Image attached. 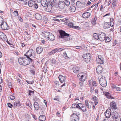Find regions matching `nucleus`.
<instances>
[{
  "label": "nucleus",
  "mask_w": 121,
  "mask_h": 121,
  "mask_svg": "<svg viewBox=\"0 0 121 121\" xmlns=\"http://www.w3.org/2000/svg\"><path fill=\"white\" fill-rule=\"evenodd\" d=\"M31 49H30L28 50L26 52V54H25L24 56H26V57L27 59H28V58H30L29 57H31Z\"/></svg>",
  "instance_id": "f3484780"
},
{
  "label": "nucleus",
  "mask_w": 121,
  "mask_h": 121,
  "mask_svg": "<svg viewBox=\"0 0 121 121\" xmlns=\"http://www.w3.org/2000/svg\"><path fill=\"white\" fill-rule=\"evenodd\" d=\"M58 51V49L56 48L52 50L51 52H49V54L51 55L52 54H54Z\"/></svg>",
  "instance_id": "f704fd0d"
},
{
  "label": "nucleus",
  "mask_w": 121,
  "mask_h": 121,
  "mask_svg": "<svg viewBox=\"0 0 121 121\" xmlns=\"http://www.w3.org/2000/svg\"><path fill=\"white\" fill-rule=\"evenodd\" d=\"M66 25L69 26L71 28H73V24L72 22L67 23Z\"/></svg>",
  "instance_id": "a19ab883"
},
{
  "label": "nucleus",
  "mask_w": 121,
  "mask_h": 121,
  "mask_svg": "<svg viewBox=\"0 0 121 121\" xmlns=\"http://www.w3.org/2000/svg\"><path fill=\"white\" fill-rule=\"evenodd\" d=\"M13 107H16L17 106L19 107L21 106V104L19 101H18L13 103Z\"/></svg>",
  "instance_id": "dca6fc26"
},
{
  "label": "nucleus",
  "mask_w": 121,
  "mask_h": 121,
  "mask_svg": "<svg viewBox=\"0 0 121 121\" xmlns=\"http://www.w3.org/2000/svg\"><path fill=\"white\" fill-rule=\"evenodd\" d=\"M8 106L10 108H11L12 107H13V104H12L10 103H8L7 104Z\"/></svg>",
  "instance_id": "13d9d810"
},
{
  "label": "nucleus",
  "mask_w": 121,
  "mask_h": 121,
  "mask_svg": "<svg viewBox=\"0 0 121 121\" xmlns=\"http://www.w3.org/2000/svg\"><path fill=\"white\" fill-rule=\"evenodd\" d=\"M13 14L14 16H18L19 15L18 12L17 11H15L13 12Z\"/></svg>",
  "instance_id": "49530a36"
},
{
  "label": "nucleus",
  "mask_w": 121,
  "mask_h": 121,
  "mask_svg": "<svg viewBox=\"0 0 121 121\" xmlns=\"http://www.w3.org/2000/svg\"><path fill=\"white\" fill-rule=\"evenodd\" d=\"M78 78L79 79H80L81 78V79L83 77V75H80V74H78L77 75Z\"/></svg>",
  "instance_id": "4d7b16f0"
},
{
  "label": "nucleus",
  "mask_w": 121,
  "mask_h": 121,
  "mask_svg": "<svg viewBox=\"0 0 121 121\" xmlns=\"http://www.w3.org/2000/svg\"><path fill=\"white\" fill-rule=\"evenodd\" d=\"M93 85V86H97V84L96 82L95 81H94L92 83Z\"/></svg>",
  "instance_id": "774afa93"
},
{
  "label": "nucleus",
  "mask_w": 121,
  "mask_h": 121,
  "mask_svg": "<svg viewBox=\"0 0 121 121\" xmlns=\"http://www.w3.org/2000/svg\"><path fill=\"white\" fill-rule=\"evenodd\" d=\"M0 38L3 41L7 40V38L6 35L1 32L0 31Z\"/></svg>",
  "instance_id": "9b49d317"
},
{
  "label": "nucleus",
  "mask_w": 121,
  "mask_h": 121,
  "mask_svg": "<svg viewBox=\"0 0 121 121\" xmlns=\"http://www.w3.org/2000/svg\"><path fill=\"white\" fill-rule=\"evenodd\" d=\"M112 4V6L115 7L116 5V1L115 0H113Z\"/></svg>",
  "instance_id": "052dcab7"
},
{
  "label": "nucleus",
  "mask_w": 121,
  "mask_h": 121,
  "mask_svg": "<svg viewBox=\"0 0 121 121\" xmlns=\"http://www.w3.org/2000/svg\"><path fill=\"white\" fill-rule=\"evenodd\" d=\"M71 118L76 120V121H78V115L75 114L73 113L71 116Z\"/></svg>",
  "instance_id": "4be33fe9"
},
{
  "label": "nucleus",
  "mask_w": 121,
  "mask_h": 121,
  "mask_svg": "<svg viewBox=\"0 0 121 121\" xmlns=\"http://www.w3.org/2000/svg\"><path fill=\"white\" fill-rule=\"evenodd\" d=\"M72 107L73 108H78V104H73L72 105Z\"/></svg>",
  "instance_id": "de8ad7c7"
},
{
  "label": "nucleus",
  "mask_w": 121,
  "mask_h": 121,
  "mask_svg": "<svg viewBox=\"0 0 121 121\" xmlns=\"http://www.w3.org/2000/svg\"><path fill=\"white\" fill-rule=\"evenodd\" d=\"M110 26L111 25L109 22H105L103 24V28L105 29L109 28Z\"/></svg>",
  "instance_id": "5701e85b"
},
{
  "label": "nucleus",
  "mask_w": 121,
  "mask_h": 121,
  "mask_svg": "<svg viewBox=\"0 0 121 121\" xmlns=\"http://www.w3.org/2000/svg\"><path fill=\"white\" fill-rule=\"evenodd\" d=\"M35 1H33L32 0H30L28 2V5L30 7H31L33 6L34 4L35 3Z\"/></svg>",
  "instance_id": "c85d7f7f"
},
{
  "label": "nucleus",
  "mask_w": 121,
  "mask_h": 121,
  "mask_svg": "<svg viewBox=\"0 0 121 121\" xmlns=\"http://www.w3.org/2000/svg\"><path fill=\"white\" fill-rule=\"evenodd\" d=\"M55 98H54L53 99L54 100H56L57 101H59V96H57L55 97Z\"/></svg>",
  "instance_id": "bf43d9fd"
},
{
  "label": "nucleus",
  "mask_w": 121,
  "mask_h": 121,
  "mask_svg": "<svg viewBox=\"0 0 121 121\" xmlns=\"http://www.w3.org/2000/svg\"><path fill=\"white\" fill-rule=\"evenodd\" d=\"M60 35L59 37L61 38H63L67 33L63 30H60L59 31Z\"/></svg>",
  "instance_id": "f8f14e48"
},
{
  "label": "nucleus",
  "mask_w": 121,
  "mask_h": 121,
  "mask_svg": "<svg viewBox=\"0 0 121 121\" xmlns=\"http://www.w3.org/2000/svg\"><path fill=\"white\" fill-rule=\"evenodd\" d=\"M90 13L88 12L84 13V18H86L88 17L90 15Z\"/></svg>",
  "instance_id": "2f4dec72"
},
{
  "label": "nucleus",
  "mask_w": 121,
  "mask_h": 121,
  "mask_svg": "<svg viewBox=\"0 0 121 121\" xmlns=\"http://www.w3.org/2000/svg\"><path fill=\"white\" fill-rule=\"evenodd\" d=\"M88 23L86 22L84 25V29L85 30H88L89 29Z\"/></svg>",
  "instance_id": "c756f323"
},
{
  "label": "nucleus",
  "mask_w": 121,
  "mask_h": 121,
  "mask_svg": "<svg viewBox=\"0 0 121 121\" xmlns=\"http://www.w3.org/2000/svg\"><path fill=\"white\" fill-rule=\"evenodd\" d=\"M48 4L47 5V8L46 9L47 10H48V12L50 11L51 10L52 8H51V7H48Z\"/></svg>",
  "instance_id": "680f3d73"
},
{
  "label": "nucleus",
  "mask_w": 121,
  "mask_h": 121,
  "mask_svg": "<svg viewBox=\"0 0 121 121\" xmlns=\"http://www.w3.org/2000/svg\"><path fill=\"white\" fill-rule=\"evenodd\" d=\"M103 58L100 55H98L96 58V61L99 64H103L104 63V60Z\"/></svg>",
  "instance_id": "6e6552de"
},
{
  "label": "nucleus",
  "mask_w": 121,
  "mask_h": 121,
  "mask_svg": "<svg viewBox=\"0 0 121 121\" xmlns=\"http://www.w3.org/2000/svg\"><path fill=\"white\" fill-rule=\"evenodd\" d=\"M111 118L110 119V121H121V118L120 117H118L113 119L112 120H111Z\"/></svg>",
  "instance_id": "e433bc0d"
},
{
  "label": "nucleus",
  "mask_w": 121,
  "mask_h": 121,
  "mask_svg": "<svg viewBox=\"0 0 121 121\" xmlns=\"http://www.w3.org/2000/svg\"><path fill=\"white\" fill-rule=\"evenodd\" d=\"M118 113L116 111L113 112L111 114V116L114 119L118 117Z\"/></svg>",
  "instance_id": "aec40b11"
},
{
  "label": "nucleus",
  "mask_w": 121,
  "mask_h": 121,
  "mask_svg": "<svg viewBox=\"0 0 121 121\" xmlns=\"http://www.w3.org/2000/svg\"><path fill=\"white\" fill-rule=\"evenodd\" d=\"M93 36L94 39L97 40L99 39V35L98 34L96 33H94L93 34Z\"/></svg>",
  "instance_id": "72a5a7b5"
},
{
  "label": "nucleus",
  "mask_w": 121,
  "mask_h": 121,
  "mask_svg": "<svg viewBox=\"0 0 121 121\" xmlns=\"http://www.w3.org/2000/svg\"><path fill=\"white\" fill-rule=\"evenodd\" d=\"M94 88L93 87H91L90 89V91L91 93H92L93 92L94 90Z\"/></svg>",
  "instance_id": "69168bd1"
},
{
  "label": "nucleus",
  "mask_w": 121,
  "mask_h": 121,
  "mask_svg": "<svg viewBox=\"0 0 121 121\" xmlns=\"http://www.w3.org/2000/svg\"><path fill=\"white\" fill-rule=\"evenodd\" d=\"M34 94V91L31 90L29 91V95L31 96L33 95Z\"/></svg>",
  "instance_id": "09e8293b"
},
{
  "label": "nucleus",
  "mask_w": 121,
  "mask_h": 121,
  "mask_svg": "<svg viewBox=\"0 0 121 121\" xmlns=\"http://www.w3.org/2000/svg\"><path fill=\"white\" fill-rule=\"evenodd\" d=\"M66 34L64 38V39L66 41L69 40L71 39L70 38V36L71 35H70L69 34L67 33Z\"/></svg>",
  "instance_id": "cd10ccee"
},
{
  "label": "nucleus",
  "mask_w": 121,
  "mask_h": 121,
  "mask_svg": "<svg viewBox=\"0 0 121 121\" xmlns=\"http://www.w3.org/2000/svg\"><path fill=\"white\" fill-rule=\"evenodd\" d=\"M104 94L107 97V98L109 99L112 98H111L112 97L109 95L110 94L108 92H106Z\"/></svg>",
  "instance_id": "37998d69"
},
{
  "label": "nucleus",
  "mask_w": 121,
  "mask_h": 121,
  "mask_svg": "<svg viewBox=\"0 0 121 121\" xmlns=\"http://www.w3.org/2000/svg\"><path fill=\"white\" fill-rule=\"evenodd\" d=\"M43 48L40 47H38L36 49V51L37 53L39 54L43 51Z\"/></svg>",
  "instance_id": "b1692460"
},
{
  "label": "nucleus",
  "mask_w": 121,
  "mask_h": 121,
  "mask_svg": "<svg viewBox=\"0 0 121 121\" xmlns=\"http://www.w3.org/2000/svg\"><path fill=\"white\" fill-rule=\"evenodd\" d=\"M46 119L45 116L43 115H40L39 117V119L40 121H45Z\"/></svg>",
  "instance_id": "bb28decb"
},
{
  "label": "nucleus",
  "mask_w": 121,
  "mask_h": 121,
  "mask_svg": "<svg viewBox=\"0 0 121 121\" xmlns=\"http://www.w3.org/2000/svg\"><path fill=\"white\" fill-rule=\"evenodd\" d=\"M28 58V59H27L25 57L19 58L18 59L19 63L21 65L24 66L29 65L33 61V60L31 58Z\"/></svg>",
  "instance_id": "f257e3e1"
},
{
  "label": "nucleus",
  "mask_w": 121,
  "mask_h": 121,
  "mask_svg": "<svg viewBox=\"0 0 121 121\" xmlns=\"http://www.w3.org/2000/svg\"><path fill=\"white\" fill-rule=\"evenodd\" d=\"M78 108L80 109H82H82L81 108H82L83 107V104L81 103H79L78 104Z\"/></svg>",
  "instance_id": "ea45409f"
},
{
  "label": "nucleus",
  "mask_w": 121,
  "mask_h": 121,
  "mask_svg": "<svg viewBox=\"0 0 121 121\" xmlns=\"http://www.w3.org/2000/svg\"><path fill=\"white\" fill-rule=\"evenodd\" d=\"M36 2H35V3L34 5L33 6L34 7L35 9H37L38 7V4L36 3Z\"/></svg>",
  "instance_id": "864d4df0"
},
{
  "label": "nucleus",
  "mask_w": 121,
  "mask_h": 121,
  "mask_svg": "<svg viewBox=\"0 0 121 121\" xmlns=\"http://www.w3.org/2000/svg\"><path fill=\"white\" fill-rule=\"evenodd\" d=\"M26 81L27 82V83L30 84H32L34 82V81L33 80L31 81H29L27 80H26Z\"/></svg>",
  "instance_id": "8fccbe9b"
},
{
  "label": "nucleus",
  "mask_w": 121,
  "mask_h": 121,
  "mask_svg": "<svg viewBox=\"0 0 121 121\" xmlns=\"http://www.w3.org/2000/svg\"><path fill=\"white\" fill-rule=\"evenodd\" d=\"M41 3L42 5L43 6H46L48 4L46 0H41Z\"/></svg>",
  "instance_id": "a878e982"
},
{
  "label": "nucleus",
  "mask_w": 121,
  "mask_h": 121,
  "mask_svg": "<svg viewBox=\"0 0 121 121\" xmlns=\"http://www.w3.org/2000/svg\"><path fill=\"white\" fill-rule=\"evenodd\" d=\"M84 81L86 80L87 78V72H85L84 73Z\"/></svg>",
  "instance_id": "58836bf2"
},
{
  "label": "nucleus",
  "mask_w": 121,
  "mask_h": 121,
  "mask_svg": "<svg viewBox=\"0 0 121 121\" xmlns=\"http://www.w3.org/2000/svg\"><path fill=\"white\" fill-rule=\"evenodd\" d=\"M76 8L75 6L72 5L69 8V10L71 12H74L76 10Z\"/></svg>",
  "instance_id": "473e14b6"
},
{
  "label": "nucleus",
  "mask_w": 121,
  "mask_h": 121,
  "mask_svg": "<svg viewBox=\"0 0 121 121\" xmlns=\"http://www.w3.org/2000/svg\"><path fill=\"white\" fill-rule=\"evenodd\" d=\"M43 35L48 40L51 41L54 40L55 37L54 35L52 33L46 31H44Z\"/></svg>",
  "instance_id": "f03ea898"
},
{
  "label": "nucleus",
  "mask_w": 121,
  "mask_h": 121,
  "mask_svg": "<svg viewBox=\"0 0 121 121\" xmlns=\"http://www.w3.org/2000/svg\"><path fill=\"white\" fill-rule=\"evenodd\" d=\"M113 45H119L118 42L116 40H115L113 42Z\"/></svg>",
  "instance_id": "6e6d98bb"
},
{
  "label": "nucleus",
  "mask_w": 121,
  "mask_h": 121,
  "mask_svg": "<svg viewBox=\"0 0 121 121\" xmlns=\"http://www.w3.org/2000/svg\"><path fill=\"white\" fill-rule=\"evenodd\" d=\"M92 100L94 101V103L95 105L97 104H98V102L97 100V97L94 96V97H93L92 98Z\"/></svg>",
  "instance_id": "c9c22d12"
},
{
  "label": "nucleus",
  "mask_w": 121,
  "mask_h": 121,
  "mask_svg": "<svg viewBox=\"0 0 121 121\" xmlns=\"http://www.w3.org/2000/svg\"><path fill=\"white\" fill-rule=\"evenodd\" d=\"M84 59L86 62H89L91 59V55L90 53H86L84 54Z\"/></svg>",
  "instance_id": "423d86ee"
},
{
  "label": "nucleus",
  "mask_w": 121,
  "mask_h": 121,
  "mask_svg": "<svg viewBox=\"0 0 121 121\" xmlns=\"http://www.w3.org/2000/svg\"><path fill=\"white\" fill-rule=\"evenodd\" d=\"M34 108L36 111H38L39 108L40 107L38 103L36 102H34Z\"/></svg>",
  "instance_id": "a211bd4d"
},
{
  "label": "nucleus",
  "mask_w": 121,
  "mask_h": 121,
  "mask_svg": "<svg viewBox=\"0 0 121 121\" xmlns=\"http://www.w3.org/2000/svg\"><path fill=\"white\" fill-rule=\"evenodd\" d=\"M110 105V107L112 109H117L116 103L114 101L111 102Z\"/></svg>",
  "instance_id": "6ab92c4d"
},
{
  "label": "nucleus",
  "mask_w": 121,
  "mask_h": 121,
  "mask_svg": "<svg viewBox=\"0 0 121 121\" xmlns=\"http://www.w3.org/2000/svg\"><path fill=\"white\" fill-rule=\"evenodd\" d=\"M85 105L86 106L87 108H89L88 102L87 100H85Z\"/></svg>",
  "instance_id": "5fc2aeb1"
},
{
  "label": "nucleus",
  "mask_w": 121,
  "mask_h": 121,
  "mask_svg": "<svg viewBox=\"0 0 121 121\" xmlns=\"http://www.w3.org/2000/svg\"><path fill=\"white\" fill-rule=\"evenodd\" d=\"M3 21V18L2 17H0V26L2 24H2L4 22Z\"/></svg>",
  "instance_id": "603ef678"
},
{
  "label": "nucleus",
  "mask_w": 121,
  "mask_h": 121,
  "mask_svg": "<svg viewBox=\"0 0 121 121\" xmlns=\"http://www.w3.org/2000/svg\"><path fill=\"white\" fill-rule=\"evenodd\" d=\"M50 63L52 64H55L56 62V60L54 59H51L50 60Z\"/></svg>",
  "instance_id": "4c0bfd02"
},
{
  "label": "nucleus",
  "mask_w": 121,
  "mask_h": 121,
  "mask_svg": "<svg viewBox=\"0 0 121 121\" xmlns=\"http://www.w3.org/2000/svg\"><path fill=\"white\" fill-rule=\"evenodd\" d=\"M48 4H49L51 6H56L58 4L60 0H48Z\"/></svg>",
  "instance_id": "20e7f679"
},
{
  "label": "nucleus",
  "mask_w": 121,
  "mask_h": 121,
  "mask_svg": "<svg viewBox=\"0 0 121 121\" xmlns=\"http://www.w3.org/2000/svg\"><path fill=\"white\" fill-rule=\"evenodd\" d=\"M58 78L60 82L61 83L64 82L63 84L61 85L60 86V87L62 88L63 86L65 85L66 84L65 82L66 78L65 76L61 75H59Z\"/></svg>",
  "instance_id": "39448f33"
},
{
  "label": "nucleus",
  "mask_w": 121,
  "mask_h": 121,
  "mask_svg": "<svg viewBox=\"0 0 121 121\" xmlns=\"http://www.w3.org/2000/svg\"><path fill=\"white\" fill-rule=\"evenodd\" d=\"M64 55L63 56L64 58L66 59H68L69 58L68 56L67 55V54L65 52L64 53Z\"/></svg>",
  "instance_id": "a18cd8bd"
},
{
  "label": "nucleus",
  "mask_w": 121,
  "mask_h": 121,
  "mask_svg": "<svg viewBox=\"0 0 121 121\" xmlns=\"http://www.w3.org/2000/svg\"><path fill=\"white\" fill-rule=\"evenodd\" d=\"M18 1H20L21 2H24V3L25 4H27V2L28 1L27 0H17Z\"/></svg>",
  "instance_id": "3c124183"
},
{
  "label": "nucleus",
  "mask_w": 121,
  "mask_h": 121,
  "mask_svg": "<svg viewBox=\"0 0 121 121\" xmlns=\"http://www.w3.org/2000/svg\"><path fill=\"white\" fill-rule=\"evenodd\" d=\"M31 57L35 58L36 56V52L33 49H31Z\"/></svg>",
  "instance_id": "7c9ffc66"
},
{
  "label": "nucleus",
  "mask_w": 121,
  "mask_h": 121,
  "mask_svg": "<svg viewBox=\"0 0 121 121\" xmlns=\"http://www.w3.org/2000/svg\"><path fill=\"white\" fill-rule=\"evenodd\" d=\"M65 2L64 1H59L58 4L59 8L61 9H64L65 6Z\"/></svg>",
  "instance_id": "0eeeda50"
},
{
  "label": "nucleus",
  "mask_w": 121,
  "mask_h": 121,
  "mask_svg": "<svg viewBox=\"0 0 121 121\" xmlns=\"http://www.w3.org/2000/svg\"><path fill=\"white\" fill-rule=\"evenodd\" d=\"M64 1L65 6V5L67 6H69L70 3L69 1L68 0H64Z\"/></svg>",
  "instance_id": "79ce46f5"
},
{
  "label": "nucleus",
  "mask_w": 121,
  "mask_h": 121,
  "mask_svg": "<svg viewBox=\"0 0 121 121\" xmlns=\"http://www.w3.org/2000/svg\"><path fill=\"white\" fill-rule=\"evenodd\" d=\"M105 34L103 33H101L99 36V39L100 41H103L105 39Z\"/></svg>",
  "instance_id": "ddd939ff"
},
{
  "label": "nucleus",
  "mask_w": 121,
  "mask_h": 121,
  "mask_svg": "<svg viewBox=\"0 0 121 121\" xmlns=\"http://www.w3.org/2000/svg\"><path fill=\"white\" fill-rule=\"evenodd\" d=\"M116 86H114V87L116 89V90L117 91H121V89L120 87H116Z\"/></svg>",
  "instance_id": "e2e57ef3"
},
{
  "label": "nucleus",
  "mask_w": 121,
  "mask_h": 121,
  "mask_svg": "<svg viewBox=\"0 0 121 121\" xmlns=\"http://www.w3.org/2000/svg\"><path fill=\"white\" fill-rule=\"evenodd\" d=\"M11 100H13L15 99V97L12 95H10L9 96Z\"/></svg>",
  "instance_id": "0e129e2a"
},
{
  "label": "nucleus",
  "mask_w": 121,
  "mask_h": 121,
  "mask_svg": "<svg viewBox=\"0 0 121 121\" xmlns=\"http://www.w3.org/2000/svg\"><path fill=\"white\" fill-rule=\"evenodd\" d=\"M103 68L100 65H98L96 68V72L99 74H100L103 71Z\"/></svg>",
  "instance_id": "1a4fd4ad"
},
{
  "label": "nucleus",
  "mask_w": 121,
  "mask_h": 121,
  "mask_svg": "<svg viewBox=\"0 0 121 121\" xmlns=\"http://www.w3.org/2000/svg\"><path fill=\"white\" fill-rule=\"evenodd\" d=\"M77 6L78 8H82L83 6V4L82 2L77 1L76 3Z\"/></svg>",
  "instance_id": "412c9836"
},
{
  "label": "nucleus",
  "mask_w": 121,
  "mask_h": 121,
  "mask_svg": "<svg viewBox=\"0 0 121 121\" xmlns=\"http://www.w3.org/2000/svg\"><path fill=\"white\" fill-rule=\"evenodd\" d=\"M83 82L82 81V80L80 81V82H79V84L81 86H82L83 84Z\"/></svg>",
  "instance_id": "338daca9"
},
{
  "label": "nucleus",
  "mask_w": 121,
  "mask_h": 121,
  "mask_svg": "<svg viewBox=\"0 0 121 121\" xmlns=\"http://www.w3.org/2000/svg\"><path fill=\"white\" fill-rule=\"evenodd\" d=\"M1 28L2 29L4 30H8V26L7 25L6 23V22H4L2 24V25H1Z\"/></svg>",
  "instance_id": "4468645a"
},
{
  "label": "nucleus",
  "mask_w": 121,
  "mask_h": 121,
  "mask_svg": "<svg viewBox=\"0 0 121 121\" xmlns=\"http://www.w3.org/2000/svg\"><path fill=\"white\" fill-rule=\"evenodd\" d=\"M99 83L101 86L103 87L107 86L106 79L105 77L102 76L99 80Z\"/></svg>",
  "instance_id": "7ed1b4c3"
},
{
  "label": "nucleus",
  "mask_w": 121,
  "mask_h": 121,
  "mask_svg": "<svg viewBox=\"0 0 121 121\" xmlns=\"http://www.w3.org/2000/svg\"><path fill=\"white\" fill-rule=\"evenodd\" d=\"M96 19H95L94 17V19H92V20L91 23L92 24L94 25L96 23Z\"/></svg>",
  "instance_id": "c03bdc74"
},
{
  "label": "nucleus",
  "mask_w": 121,
  "mask_h": 121,
  "mask_svg": "<svg viewBox=\"0 0 121 121\" xmlns=\"http://www.w3.org/2000/svg\"><path fill=\"white\" fill-rule=\"evenodd\" d=\"M104 114L105 116L107 118H109L111 114V111L110 109L107 110L105 112Z\"/></svg>",
  "instance_id": "9d476101"
},
{
  "label": "nucleus",
  "mask_w": 121,
  "mask_h": 121,
  "mask_svg": "<svg viewBox=\"0 0 121 121\" xmlns=\"http://www.w3.org/2000/svg\"><path fill=\"white\" fill-rule=\"evenodd\" d=\"M72 70L73 72L75 73H78L79 71V68L77 66H75L73 67Z\"/></svg>",
  "instance_id": "2eb2a0df"
},
{
  "label": "nucleus",
  "mask_w": 121,
  "mask_h": 121,
  "mask_svg": "<svg viewBox=\"0 0 121 121\" xmlns=\"http://www.w3.org/2000/svg\"><path fill=\"white\" fill-rule=\"evenodd\" d=\"M35 17L36 19L38 20H41L42 19V17L41 15L37 13H36L35 14Z\"/></svg>",
  "instance_id": "393cba45"
}]
</instances>
